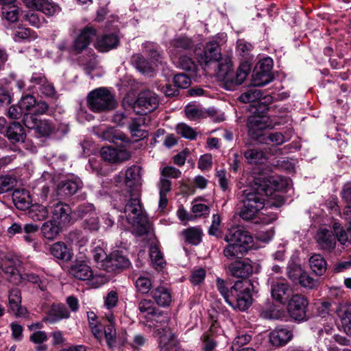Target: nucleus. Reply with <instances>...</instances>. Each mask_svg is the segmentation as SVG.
<instances>
[{"instance_id": "bb28decb", "label": "nucleus", "mask_w": 351, "mask_h": 351, "mask_svg": "<svg viewBox=\"0 0 351 351\" xmlns=\"http://www.w3.org/2000/svg\"><path fill=\"white\" fill-rule=\"evenodd\" d=\"M193 41L186 36H179L172 39L170 42V52L176 55L179 52L188 50L193 47Z\"/></svg>"}, {"instance_id": "f3484780", "label": "nucleus", "mask_w": 351, "mask_h": 351, "mask_svg": "<svg viewBox=\"0 0 351 351\" xmlns=\"http://www.w3.org/2000/svg\"><path fill=\"white\" fill-rule=\"evenodd\" d=\"M315 239L319 247L322 250L330 252L336 246V238L333 232L326 228H320L317 231Z\"/></svg>"}, {"instance_id": "20e7f679", "label": "nucleus", "mask_w": 351, "mask_h": 351, "mask_svg": "<svg viewBox=\"0 0 351 351\" xmlns=\"http://www.w3.org/2000/svg\"><path fill=\"white\" fill-rule=\"evenodd\" d=\"M261 114L258 113V109L253 112L254 114L247 119V127L249 136L261 143H269L265 141L263 132L270 126L269 118L265 114L268 110L266 105H260Z\"/></svg>"}, {"instance_id": "9d476101", "label": "nucleus", "mask_w": 351, "mask_h": 351, "mask_svg": "<svg viewBox=\"0 0 351 351\" xmlns=\"http://www.w3.org/2000/svg\"><path fill=\"white\" fill-rule=\"evenodd\" d=\"M225 269L228 275L237 278H246L253 273L250 262L241 258L226 264Z\"/></svg>"}, {"instance_id": "bf43d9fd", "label": "nucleus", "mask_w": 351, "mask_h": 351, "mask_svg": "<svg viewBox=\"0 0 351 351\" xmlns=\"http://www.w3.org/2000/svg\"><path fill=\"white\" fill-rule=\"evenodd\" d=\"M82 226L85 229L90 231L98 230L99 228V219L96 212L93 213L88 217L85 218L82 223Z\"/></svg>"}, {"instance_id": "58836bf2", "label": "nucleus", "mask_w": 351, "mask_h": 351, "mask_svg": "<svg viewBox=\"0 0 351 351\" xmlns=\"http://www.w3.org/2000/svg\"><path fill=\"white\" fill-rule=\"evenodd\" d=\"M60 230V227L53 220L45 222L41 227L43 237L48 240L55 239Z\"/></svg>"}, {"instance_id": "e2e57ef3", "label": "nucleus", "mask_w": 351, "mask_h": 351, "mask_svg": "<svg viewBox=\"0 0 351 351\" xmlns=\"http://www.w3.org/2000/svg\"><path fill=\"white\" fill-rule=\"evenodd\" d=\"M36 104V98L32 95H25L21 97L19 102L20 108L23 110L29 111Z\"/></svg>"}, {"instance_id": "a18cd8bd", "label": "nucleus", "mask_w": 351, "mask_h": 351, "mask_svg": "<svg viewBox=\"0 0 351 351\" xmlns=\"http://www.w3.org/2000/svg\"><path fill=\"white\" fill-rule=\"evenodd\" d=\"M133 61L136 69L145 75H152L154 73V67L151 63L141 55H136L133 57Z\"/></svg>"}, {"instance_id": "37998d69", "label": "nucleus", "mask_w": 351, "mask_h": 351, "mask_svg": "<svg viewBox=\"0 0 351 351\" xmlns=\"http://www.w3.org/2000/svg\"><path fill=\"white\" fill-rule=\"evenodd\" d=\"M17 182V178L14 175H0V193L12 191L16 186Z\"/></svg>"}, {"instance_id": "f257e3e1", "label": "nucleus", "mask_w": 351, "mask_h": 351, "mask_svg": "<svg viewBox=\"0 0 351 351\" xmlns=\"http://www.w3.org/2000/svg\"><path fill=\"white\" fill-rule=\"evenodd\" d=\"M217 288L226 302L234 308L241 311L247 309L252 304V284L249 281H237L230 290L226 287L225 281L217 278Z\"/></svg>"}, {"instance_id": "864d4df0", "label": "nucleus", "mask_w": 351, "mask_h": 351, "mask_svg": "<svg viewBox=\"0 0 351 351\" xmlns=\"http://www.w3.org/2000/svg\"><path fill=\"white\" fill-rule=\"evenodd\" d=\"M176 132L182 137L190 140H194L197 136V132L191 127L182 123L177 125Z\"/></svg>"}, {"instance_id": "e433bc0d", "label": "nucleus", "mask_w": 351, "mask_h": 351, "mask_svg": "<svg viewBox=\"0 0 351 351\" xmlns=\"http://www.w3.org/2000/svg\"><path fill=\"white\" fill-rule=\"evenodd\" d=\"M35 134L38 136L47 137L56 132L55 125L48 119H40L34 129Z\"/></svg>"}, {"instance_id": "4d7b16f0", "label": "nucleus", "mask_w": 351, "mask_h": 351, "mask_svg": "<svg viewBox=\"0 0 351 351\" xmlns=\"http://www.w3.org/2000/svg\"><path fill=\"white\" fill-rule=\"evenodd\" d=\"M87 315L92 333L95 338L100 339L103 335V332L97 326V315L93 312H88Z\"/></svg>"}, {"instance_id": "473e14b6", "label": "nucleus", "mask_w": 351, "mask_h": 351, "mask_svg": "<svg viewBox=\"0 0 351 351\" xmlns=\"http://www.w3.org/2000/svg\"><path fill=\"white\" fill-rule=\"evenodd\" d=\"M50 252L54 257L60 260L69 261L71 258V250L62 241L52 244L50 247Z\"/></svg>"}, {"instance_id": "a211bd4d", "label": "nucleus", "mask_w": 351, "mask_h": 351, "mask_svg": "<svg viewBox=\"0 0 351 351\" xmlns=\"http://www.w3.org/2000/svg\"><path fill=\"white\" fill-rule=\"evenodd\" d=\"M21 291L17 288L12 289L9 293L8 311L17 317L25 316L27 310L21 306Z\"/></svg>"}, {"instance_id": "052dcab7", "label": "nucleus", "mask_w": 351, "mask_h": 351, "mask_svg": "<svg viewBox=\"0 0 351 351\" xmlns=\"http://www.w3.org/2000/svg\"><path fill=\"white\" fill-rule=\"evenodd\" d=\"M192 212L195 217H206L209 215L210 208L208 206L195 200L192 206Z\"/></svg>"}, {"instance_id": "5fc2aeb1", "label": "nucleus", "mask_w": 351, "mask_h": 351, "mask_svg": "<svg viewBox=\"0 0 351 351\" xmlns=\"http://www.w3.org/2000/svg\"><path fill=\"white\" fill-rule=\"evenodd\" d=\"M152 287L151 280L145 276H140L136 280V287L138 292L148 293Z\"/></svg>"}, {"instance_id": "4468645a", "label": "nucleus", "mask_w": 351, "mask_h": 351, "mask_svg": "<svg viewBox=\"0 0 351 351\" xmlns=\"http://www.w3.org/2000/svg\"><path fill=\"white\" fill-rule=\"evenodd\" d=\"M4 136L12 144L23 143L27 136L24 128L17 121H12L6 126Z\"/></svg>"}, {"instance_id": "603ef678", "label": "nucleus", "mask_w": 351, "mask_h": 351, "mask_svg": "<svg viewBox=\"0 0 351 351\" xmlns=\"http://www.w3.org/2000/svg\"><path fill=\"white\" fill-rule=\"evenodd\" d=\"M185 114L191 120H198L206 118L207 113L194 105H189L185 108Z\"/></svg>"}, {"instance_id": "5701e85b", "label": "nucleus", "mask_w": 351, "mask_h": 351, "mask_svg": "<svg viewBox=\"0 0 351 351\" xmlns=\"http://www.w3.org/2000/svg\"><path fill=\"white\" fill-rule=\"evenodd\" d=\"M151 295L156 303L162 307L168 306L172 301L169 290L163 286L155 288L151 292Z\"/></svg>"}, {"instance_id": "8fccbe9b", "label": "nucleus", "mask_w": 351, "mask_h": 351, "mask_svg": "<svg viewBox=\"0 0 351 351\" xmlns=\"http://www.w3.org/2000/svg\"><path fill=\"white\" fill-rule=\"evenodd\" d=\"M95 212L94 206L90 203L79 205L72 213L73 217L77 218H86Z\"/></svg>"}, {"instance_id": "f8f14e48", "label": "nucleus", "mask_w": 351, "mask_h": 351, "mask_svg": "<svg viewBox=\"0 0 351 351\" xmlns=\"http://www.w3.org/2000/svg\"><path fill=\"white\" fill-rule=\"evenodd\" d=\"M96 29L90 26L82 29L79 35L74 40L72 45L73 50L76 53H82L88 47L93 38L96 36Z\"/></svg>"}, {"instance_id": "dca6fc26", "label": "nucleus", "mask_w": 351, "mask_h": 351, "mask_svg": "<svg viewBox=\"0 0 351 351\" xmlns=\"http://www.w3.org/2000/svg\"><path fill=\"white\" fill-rule=\"evenodd\" d=\"M291 330L285 327H277L269 333V342L274 346L280 347L286 345L293 338Z\"/></svg>"}, {"instance_id": "c9c22d12", "label": "nucleus", "mask_w": 351, "mask_h": 351, "mask_svg": "<svg viewBox=\"0 0 351 351\" xmlns=\"http://www.w3.org/2000/svg\"><path fill=\"white\" fill-rule=\"evenodd\" d=\"M12 199L16 207L20 210L29 208V196L25 190H15L12 193Z\"/></svg>"}, {"instance_id": "de8ad7c7", "label": "nucleus", "mask_w": 351, "mask_h": 351, "mask_svg": "<svg viewBox=\"0 0 351 351\" xmlns=\"http://www.w3.org/2000/svg\"><path fill=\"white\" fill-rule=\"evenodd\" d=\"M273 80V77L271 73H267L265 72L260 71V70L254 71V73L252 75V84L255 87L263 86H265L269 82H271Z\"/></svg>"}, {"instance_id": "2f4dec72", "label": "nucleus", "mask_w": 351, "mask_h": 351, "mask_svg": "<svg viewBox=\"0 0 351 351\" xmlns=\"http://www.w3.org/2000/svg\"><path fill=\"white\" fill-rule=\"evenodd\" d=\"M332 230L336 241L342 245H347L348 243H351V230L347 227L346 230L341 224L335 221L332 223Z\"/></svg>"}, {"instance_id": "72a5a7b5", "label": "nucleus", "mask_w": 351, "mask_h": 351, "mask_svg": "<svg viewBox=\"0 0 351 351\" xmlns=\"http://www.w3.org/2000/svg\"><path fill=\"white\" fill-rule=\"evenodd\" d=\"M252 200L250 199L245 204H243V206L239 211V216L245 221L254 219L261 210L260 204L253 206L250 204Z\"/></svg>"}, {"instance_id": "7c9ffc66", "label": "nucleus", "mask_w": 351, "mask_h": 351, "mask_svg": "<svg viewBox=\"0 0 351 351\" xmlns=\"http://www.w3.org/2000/svg\"><path fill=\"white\" fill-rule=\"evenodd\" d=\"M70 274L80 280H89L93 276L90 267L84 263H77L70 268Z\"/></svg>"}, {"instance_id": "c756f323", "label": "nucleus", "mask_w": 351, "mask_h": 351, "mask_svg": "<svg viewBox=\"0 0 351 351\" xmlns=\"http://www.w3.org/2000/svg\"><path fill=\"white\" fill-rule=\"evenodd\" d=\"M250 247L241 246L233 243H228L223 250V256L228 260H238L245 254Z\"/></svg>"}, {"instance_id": "6e6d98bb", "label": "nucleus", "mask_w": 351, "mask_h": 351, "mask_svg": "<svg viewBox=\"0 0 351 351\" xmlns=\"http://www.w3.org/2000/svg\"><path fill=\"white\" fill-rule=\"evenodd\" d=\"M37 10L42 11L47 16H53L56 13L60 12L61 9L58 5L51 3L47 0H43L42 5L37 9Z\"/></svg>"}, {"instance_id": "79ce46f5", "label": "nucleus", "mask_w": 351, "mask_h": 351, "mask_svg": "<svg viewBox=\"0 0 351 351\" xmlns=\"http://www.w3.org/2000/svg\"><path fill=\"white\" fill-rule=\"evenodd\" d=\"M311 269L317 275H323L326 270V261L320 254H314L309 259Z\"/></svg>"}, {"instance_id": "a878e982", "label": "nucleus", "mask_w": 351, "mask_h": 351, "mask_svg": "<svg viewBox=\"0 0 351 351\" xmlns=\"http://www.w3.org/2000/svg\"><path fill=\"white\" fill-rule=\"evenodd\" d=\"M216 64L217 65V77L223 82L234 70L232 59L229 56H224Z\"/></svg>"}, {"instance_id": "aec40b11", "label": "nucleus", "mask_w": 351, "mask_h": 351, "mask_svg": "<svg viewBox=\"0 0 351 351\" xmlns=\"http://www.w3.org/2000/svg\"><path fill=\"white\" fill-rule=\"evenodd\" d=\"M159 337L160 351H176L178 342L174 334L169 328L162 329Z\"/></svg>"}, {"instance_id": "412c9836", "label": "nucleus", "mask_w": 351, "mask_h": 351, "mask_svg": "<svg viewBox=\"0 0 351 351\" xmlns=\"http://www.w3.org/2000/svg\"><path fill=\"white\" fill-rule=\"evenodd\" d=\"M108 324H104V335L108 346L112 348L117 346V337L112 314L106 315Z\"/></svg>"}, {"instance_id": "2eb2a0df", "label": "nucleus", "mask_w": 351, "mask_h": 351, "mask_svg": "<svg viewBox=\"0 0 351 351\" xmlns=\"http://www.w3.org/2000/svg\"><path fill=\"white\" fill-rule=\"evenodd\" d=\"M223 57L219 44L213 41L206 45L204 56L201 57L199 62L201 64L208 66L212 64H216Z\"/></svg>"}, {"instance_id": "ea45409f", "label": "nucleus", "mask_w": 351, "mask_h": 351, "mask_svg": "<svg viewBox=\"0 0 351 351\" xmlns=\"http://www.w3.org/2000/svg\"><path fill=\"white\" fill-rule=\"evenodd\" d=\"M141 168L136 165L130 167L125 171V184L128 187L138 185L141 182Z\"/></svg>"}, {"instance_id": "338daca9", "label": "nucleus", "mask_w": 351, "mask_h": 351, "mask_svg": "<svg viewBox=\"0 0 351 351\" xmlns=\"http://www.w3.org/2000/svg\"><path fill=\"white\" fill-rule=\"evenodd\" d=\"M69 239L75 243L79 245L80 247H84L88 243V238L82 234V233L78 230H73L70 232L69 234Z\"/></svg>"}, {"instance_id": "13d9d810", "label": "nucleus", "mask_w": 351, "mask_h": 351, "mask_svg": "<svg viewBox=\"0 0 351 351\" xmlns=\"http://www.w3.org/2000/svg\"><path fill=\"white\" fill-rule=\"evenodd\" d=\"M92 254L94 261L100 264L99 267L104 269L103 265L106 263L105 262L108 258L104 250L100 246H97L92 250Z\"/></svg>"}, {"instance_id": "0eeeda50", "label": "nucleus", "mask_w": 351, "mask_h": 351, "mask_svg": "<svg viewBox=\"0 0 351 351\" xmlns=\"http://www.w3.org/2000/svg\"><path fill=\"white\" fill-rule=\"evenodd\" d=\"M287 311L295 320L302 321L306 317V308L308 305L307 298L300 294L293 295L287 300Z\"/></svg>"}, {"instance_id": "774afa93", "label": "nucleus", "mask_w": 351, "mask_h": 351, "mask_svg": "<svg viewBox=\"0 0 351 351\" xmlns=\"http://www.w3.org/2000/svg\"><path fill=\"white\" fill-rule=\"evenodd\" d=\"M178 66L186 71H193L195 68V64L191 58L187 56H181L178 61Z\"/></svg>"}, {"instance_id": "0e129e2a", "label": "nucleus", "mask_w": 351, "mask_h": 351, "mask_svg": "<svg viewBox=\"0 0 351 351\" xmlns=\"http://www.w3.org/2000/svg\"><path fill=\"white\" fill-rule=\"evenodd\" d=\"M174 86L180 88H186L191 83V78L186 74L179 73L174 76Z\"/></svg>"}, {"instance_id": "7ed1b4c3", "label": "nucleus", "mask_w": 351, "mask_h": 351, "mask_svg": "<svg viewBox=\"0 0 351 351\" xmlns=\"http://www.w3.org/2000/svg\"><path fill=\"white\" fill-rule=\"evenodd\" d=\"M124 213L128 223L136 227V231L139 236L149 232L150 225L138 197L130 198L125 204Z\"/></svg>"}, {"instance_id": "69168bd1", "label": "nucleus", "mask_w": 351, "mask_h": 351, "mask_svg": "<svg viewBox=\"0 0 351 351\" xmlns=\"http://www.w3.org/2000/svg\"><path fill=\"white\" fill-rule=\"evenodd\" d=\"M298 283L303 287L307 289H314L317 286V281L313 279L310 275L304 271L302 274Z\"/></svg>"}, {"instance_id": "393cba45", "label": "nucleus", "mask_w": 351, "mask_h": 351, "mask_svg": "<svg viewBox=\"0 0 351 351\" xmlns=\"http://www.w3.org/2000/svg\"><path fill=\"white\" fill-rule=\"evenodd\" d=\"M16 262H18V261L8 259L5 261L2 269L7 275L6 278L8 280L13 284L17 285L22 282L23 277L17 269L14 267V265H16Z\"/></svg>"}, {"instance_id": "f704fd0d", "label": "nucleus", "mask_w": 351, "mask_h": 351, "mask_svg": "<svg viewBox=\"0 0 351 351\" xmlns=\"http://www.w3.org/2000/svg\"><path fill=\"white\" fill-rule=\"evenodd\" d=\"M48 208L40 204H32L28 212L29 217L34 221H43L49 216Z\"/></svg>"}, {"instance_id": "a19ab883", "label": "nucleus", "mask_w": 351, "mask_h": 351, "mask_svg": "<svg viewBox=\"0 0 351 351\" xmlns=\"http://www.w3.org/2000/svg\"><path fill=\"white\" fill-rule=\"evenodd\" d=\"M243 156L250 164H261L267 159L265 154L258 149H248L243 152Z\"/></svg>"}, {"instance_id": "1a4fd4ad", "label": "nucleus", "mask_w": 351, "mask_h": 351, "mask_svg": "<svg viewBox=\"0 0 351 351\" xmlns=\"http://www.w3.org/2000/svg\"><path fill=\"white\" fill-rule=\"evenodd\" d=\"M99 153L101 158L110 164L122 163L131 158L130 152L123 147H103Z\"/></svg>"}, {"instance_id": "680f3d73", "label": "nucleus", "mask_w": 351, "mask_h": 351, "mask_svg": "<svg viewBox=\"0 0 351 351\" xmlns=\"http://www.w3.org/2000/svg\"><path fill=\"white\" fill-rule=\"evenodd\" d=\"M149 254L152 261L156 265L162 267L165 264L162 253L156 245L151 246Z\"/></svg>"}, {"instance_id": "49530a36", "label": "nucleus", "mask_w": 351, "mask_h": 351, "mask_svg": "<svg viewBox=\"0 0 351 351\" xmlns=\"http://www.w3.org/2000/svg\"><path fill=\"white\" fill-rule=\"evenodd\" d=\"M185 241L192 245H197L202 239V231L197 228H189L182 231Z\"/></svg>"}, {"instance_id": "423d86ee", "label": "nucleus", "mask_w": 351, "mask_h": 351, "mask_svg": "<svg viewBox=\"0 0 351 351\" xmlns=\"http://www.w3.org/2000/svg\"><path fill=\"white\" fill-rule=\"evenodd\" d=\"M159 106L158 95L150 90L141 91L134 105V110L139 114H146L154 111Z\"/></svg>"}, {"instance_id": "6e6552de", "label": "nucleus", "mask_w": 351, "mask_h": 351, "mask_svg": "<svg viewBox=\"0 0 351 351\" xmlns=\"http://www.w3.org/2000/svg\"><path fill=\"white\" fill-rule=\"evenodd\" d=\"M271 295L276 302L285 304L291 296L292 289L285 278H270Z\"/></svg>"}, {"instance_id": "c85d7f7f", "label": "nucleus", "mask_w": 351, "mask_h": 351, "mask_svg": "<svg viewBox=\"0 0 351 351\" xmlns=\"http://www.w3.org/2000/svg\"><path fill=\"white\" fill-rule=\"evenodd\" d=\"M119 44V39L114 34H106L97 38L95 47L101 52L108 51Z\"/></svg>"}, {"instance_id": "09e8293b", "label": "nucleus", "mask_w": 351, "mask_h": 351, "mask_svg": "<svg viewBox=\"0 0 351 351\" xmlns=\"http://www.w3.org/2000/svg\"><path fill=\"white\" fill-rule=\"evenodd\" d=\"M20 8L16 5L11 6H3L2 16L8 22L14 23L18 21Z\"/></svg>"}, {"instance_id": "f03ea898", "label": "nucleus", "mask_w": 351, "mask_h": 351, "mask_svg": "<svg viewBox=\"0 0 351 351\" xmlns=\"http://www.w3.org/2000/svg\"><path fill=\"white\" fill-rule=\"evenodd\" d=\"M275 182V180L271 181L268 178H255L252 185L243 191L241 202L245 204L250 199L252 200L250 204L252 206H254L258 203L261 204V210L263 209L266 197L279 189Z\"/></svg>"}, {"instance_id": "6ab92c4d", "label": "nucleus", "mask_w": 351, "mask_h": 351, "mask_svg": "<svg viewBox=\"0 0 351 351\" xmlns=\"http://www.w3.org/2000/svg\"><path fill=\"white\" fill-rule=\"evenodd\" d=\"M103 265L104 266V270L107 272L116 271L130 265L129 260L118 252L108 256V260Z\"/></svg>"}, {"instance_id": "9b49d317", "label": "nucleus", "mask_w": 351, "mask_h": 351, "mask_svg": "<svg viewBox=\"0 0 351 351\" xmlns=\"http://www.w3.org/2000/svg\"><path fill=\"white\" fill-rule=\"evenodd\" d=\"M250 71V66L247 62L241 64L237 71L234 70L228 75L223 82V87L228 90H233L240 86L246 79Z\"/></svg>"}, {"instance_id": "cd10ccee", "label": "nucleus", "mask_w": 351, "mask_h": 351, "mask_svg": "<svg viewBox=\"0 0 351 351\" xmlns=\"http://www.w3.org/2000/svg\"><path fill=\"white\" fill-rule=\"evenodd\" d=\"M336 312L344 332L348 335L351 332V304H341Z\"/></svg>"}, {"instance_id": "3c124183", "label": "nucleus", "mask_w": 351, "mask_h": 351, "mask_svg": "<svg viewBox=\"0 0 351 351\" xmlns=\"http://www.w3.org/2000/svg\"><path fill=\"white\" fill-rule=\"evenodd\" d=\"M143 123L142 118L133 119L129 125V130L133 136L143 138L147 136V132L141 128Z\"/></svg>"}, {"instance_id": "4be33fe9", "label": "nucleus", "mask_w": 351, "mask_h": 351, "mask_svg": "<svg viewBox=\"0 0 351 351\" xmlns=\"http://www.w3.org/2000/svg\"><path fill=\"white\" fill-rule=\"evenodd\" d=\"M53 218L60 220L62 223H69L71 220V209L68 204L58 202L51 206Z\"/></svg>"}, {"instance_id": "c03bdc74", "label": "nucleus", "mask_w": 351, "mask_h": 351, "mask_svg": "<svg viewBox=\"0 0 351 351\" xmlns=\"http://www.w3.org/2000/svg\"><path fill=\"white\" fill-rule=\"evenodd\" d=\"M263 93L256 88H252L242 93L239 97V100L243 103L254 102L258 105L260 104L259 99L262 97Z\"/></svg>"}, {"instance_id": "39448f33", "label": "nucleus", "mask_w": 351, "mask_h": 351, "mask_svg": "<svg viewBox=\"0 0 351 351\" xmlns=\"http://www.w3.org/2000/svg\"><path fill=\"white\" fill-rule=\"evenodd\" d=\"M89 109L94 112H101L112 110L115 107V100L111 93L106 88H99L91 91L87 97Z\"/></svg>"}, {"instance_id": "ddd939ff", "label": "nucleus", "mask_w": 351, "mask_h": 351, "mask_svg": "<svg viewBox=\"0 0 351 351\" xmlns=\"http://www.w3.org/2000/svg\"><path fill=\"white\" fill-rule=\"evenodd\" d=\"M224 240L228 243H233L245 247H250L252 243V237L248 232L239 228H232L228 230L224 237Z\"/></svg>"}, {"instance_id": "4c0bfd02", "label": "nucleus", "mask_w": 351, "mask_h": 351, "mask_svg": "<svg viewBox=\"0 0 351 351\" xmlns=\"http://www.w3.org/2000/svg\"><path fill=\"white\" fill-rule=\"evenodd\" d=\"M82 187V182L79 180H69L58 185V190L65 195H73Z\"/></svg>"}, {"instance_id": "b1692460", "label": "nucleus", "mask_w": 351, "mask_h": 351, "mask_svg": "<svg viewBox=\"0 0 351 351\" xmlns=\"http://www.w3.org/2000/svg\"><path fill=\"white\" fill-rule=\"evenodd\" d=\"M70 317V313L62 304H53L49 310L44 320L49 323H56L62 319H67Z\"/></svg>"}]
</instances>
